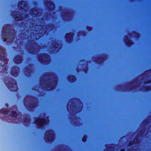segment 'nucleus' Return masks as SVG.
Segmentation results:
<instances>
[{
  "instance_id": "obj_30",
  "label": "nucleus",
  "mask_w": 151,
  "mask_h": 151,
  "mask_svg": "<svg viewBox=\"0 0 151 151\" xmlns=\"http://www.w3.org/2000/svg\"><path fill=\"white\" fill-rule=\"evenodd\" d=\"M27 71L29 72H30V71H31V70H28Z\"/></svg>"
},
{
  "instance_id": "obj_22",
  "label": "nucleus",
  "mask_w": 151,
  "mask_h": 151,
  "mask_svg": "<svg viewBox=\"0 0 151 151\" xmlns=\"http://www.w3.org/2000/svg\"><path fill=\"white\" fill-rule=\"evenodd\" d=\"M52 45L53 47V49L58 48V44H57L56 42H54L52 44Z\"/></svg>"
},
{
  "instance_id": "obj_10",
  "label": "nucleus",
  "mask_w": 151,
  "mask_h": 151,
  "mask_svg": "<svg viewBox=\"0 0 151 151\" xmlns=\"http://www.w3.org/2000/svg\"><path fill=\"white\" fill-rule=\"evenodd\" d=\"M19 68L18 67H13L11 71V73L14 76H17L18 75Z\"/></svg>"
},
{
  "instance_id": "obj_4",
  "label": "nucleus",
  "mask_w": 151,
  "mask_h": 151,
  "mask_svg": "<svg viewBox=\"0 0 151 151\" xmlns=\"http://www.w3.org/2000/svg\"><path fill=\"white\" fill-rule=\"evenodd\" d=\"M35 99H33L32 98H25L24 100V104L25 105H27V104L28 103V106L29 108H32V107H35L36 105V103L35 102Z\"/></svg>"
},
{
  "instance_id": "obj_28",
  "label": "nucleus",
  "mask_w": 151,
  "mask_h": 151,
  "mask_svg": "<svg viewBox=\"0 0 151 151\" xmlns=\"http://www.w3.org/2000/svg\"><path fill=\"white\" fill-rule=\"evenodd\" d=\"M135 35L136 36H139V34H137V33H135Z\"/></svg>"
},
{
  "instance_id": "obj_20",
  "label": "nucleus",
  "mask_w": 151,
  "mask_h": 151,
  "mask_svg": "<svg viewBox=\"0 0 151 151\" xmlns=\"http://www.w3.org/2000/svg\"><path fill=\"white\" fill-rule=\"evenodd\" d=\"M11 115L14 117H17L18 115L17 113L14 111H12V112Z\"/></svg>"
},
{
  "instance_id": "obj_29",
  "label": "nucleus",
  "mask_w": 151,
  "mask_h": 151,
  "mask_svg": "<svg viewBox=\"0 0 151 151\" xmlns=\"http://www.w3.org/2000/svg\"><path fill=\"white\" fill-rule=\"evenodd\" d=\"M120 151H125V150H124V149H122Z\"/></svg>"
},
{
  "instance_id": "obj_12",
  "label": "nucleus",
  "mask_w": 151,
  "mask_h": 151,
  "mask_svg": "<svg viewBox=\"0 0 151 151\" xmlns=\"http://www.w3.org/2000/svg\"><path fill=\"white\" fill-rule=\"evenodd\" d=\"M4 49L1 47H0V59H5L6 54H5Z\"/></svg>"
},
{
  "instance_id": "obj_25",
  "label": "nucleus",
  "mask_w": 151,
  "mask_h": 151,
  "mask_svg": "<svg viewBox=\"0 0 151 151\" xmlns=\"http://www.w3.org/2000/svg\"><path fill=\"white\" fill-rule=\"evenodd\" d=\"M96 60L98 63H101L103 61V60L102 58H99Z\"/></svg>"
},
{
  "instance_id": "obj_33",
  "label": "nucleus",
  "mask_w": 151,
  "mask_h": 151,
  "mask_svg": "<svg viewBox=\"0 0 151 151\" xmlns=\"http://www.w3.org/2000/svg\"><path fill=\"white\" fill-rule=\"evenodd\" d=\"M25 18H26V17H26V16H25Z\"/></svg>"
},
{
  "instance_id": "obj_14",
  "label": "nucleus",
  "mask_w": 151,
  "mask_h": 151,
  "mask_svg": "<svg viewBox=\"0 0 151 151\" xmlns=\"http://www.w3.org/2000/svg\"><path fill=\"white\" fill-rule=\"evenodd\" d=\"M10 88H11V90L12 91H15L17 90V87L16 83H14V84H11L9 86Z\"/></svg>"
},
{
  "instance_id": "obj_26",
  "label": "nucleus",
  "mask_w": 151,
  "mask_h": 151,
  "mask_svg": "<svg viewBox=\"0 0 151 151\" xmlns=\"http://www.w3.org/2000/svg\"><path fill=\"white\" fill-rule=\"evenodd\" d=\"M86 137H84L83 138V139H82V141L84 142H85L86 141Z\"/></svg>"
},
{
  "instance_id": "obj_32",
  "label": "nucleus",
  "mask_w": 151,
  "mask_h": 151,
  "mask_svg": "<svg viewBox=\"0 0 151 151\" xmlns=\"http://www.w3.org/2000/svg\"><path fill=\"white\" fill-rule=\"evenodd\" d=\"M52 76H51V75H50V76L49 75V76H50V78Z\"/></svg>"
},
{
  "instance_id": "obj_23",
  "label": "nucleus",
  "mask_w": 151,
  "mask_h": 151,
  "mask_svg": "<svg viewBox=\"0 0 151 151\" xmlns=\"http://www.w3.org/2000/svg\"><path fill=\"white\" fill-rule=\"evenodd\" d=\"M35 48H30V49L28 51L31 53H35L34 51L36 50H35Z\"/></svg>"
},
{
  "instance_id": "obj_5",
  "label": "nucleus",
  "mask_w": 151,
  "mask_h": 151,
  "mask_svg": "<svg viewBox=\"0 0 151 151\" xmlns=\"http://www.w3.org/2000/svg\"><path fill=\"white\" fill-rule=\"evenodd\" d=\"M48 119L46 117L45 119H39L36 120V124L40 127L42 126L44 124H47L49 123Z\"/></svg>"
},
{
  "instance_id": "obj_13",
  "label": "nucleus",
  "mask_w": 151,
  "mask_h": 151,
  "mask_svg": "<svg viewBox=\"0 0 151 151\" xmlns=\"http://www.w3.org/2000/svg\"><path fill=\"white\" fill-rule=\"evenodd\" d=\"M44 4L46 6H47V7L50 9H53L55 7V6L54 4L50 2L47 3H46V2H45Z\"/></svg>"
},
{
  "instance_id": "obj_6",
  "label": "nucleus",
  "mask_w": 151,
  "mask_h": 151,
  "mask_svg": "<svg viewBox=\"0 0 151 151\" xmlns=\"http://www.w3.org/2000/svg\"><path fill=\"white\" fill-rule=\"evenodd\" d=\"M39 60L41 62H44L45 63H48L50 61L49 56L46 54L40 55L39 57Z\"/></svg>"
},
{
  "instance_id": "obj_17",
  "label": "nucleus",
  "mask_w": 151,
  "mask_h": 151,
  "mask_svg": "<svg viewBox=\"0 0 151 151\" xmlns=\"http://www.w3.org/2000/svg\"><path fill=\"white\" fill-rule=\"evenodd\" d=\"M139 142V140L137 138L136 139H134V142H130L129 144V146H131L132 145H134L133 143L134 144H136L137 143H138Z\"/></svg>"
},
{
  "instance_id": "obj_24",
  "label": "nucleus",
  "mask_w": 151,
  "mask_h": 151,
  "mask_svg": "<svg viewBox=\"0 0 151 151\" xmlns=\"http://www.w3.org/2000/svg\"><path fill=\"white\" fill-rule=\"evenodd\" d=\"M81 104V105H80V106L79 107V109L78 110L77 109L76 110V111H76V112H78V111H80L81 110L82 107V104Z\"/></svg>"
},
{
  "instance_id": "obj_1",
  "label": "nucleus",
  "mask_w": 151,
  "mask_h": 151,
  "mask_svg": "<svg viewBox=\"0 0 151 151\" xmlns=\"http://www.w3.org/2000/svg\"><path fill=\"white\" fill-rule=\"evenodd\" d=\"M41 22L38 20L32 21L31 23L30 21L27 22V23L25 26L26 27L28 28L29 32L31 33L29 37L32 38L34 40L39 38L40 36V33H45V30L44 31L45 26L39 25Z\"/></svg>"
},
{
  "instance_id": "obj_11",
  "label": "nucleus",
  "mask_w": 151,
  "mask_h": 151,
  "mask_svg": "<svg viewBox=\"0 0 151 151\" xmlns=\"http://www.w3.org/2000/svg\"><path fill=\"white\" fill-rule=\"evenodd\" d=\"M30 14L33 16H40L41 14L38 12L35 8L33 9L31 11Z\"/></svg>"
},
{
  "instance_id": "obj_3",
  "label": "nucleus",
  "mask_w": 151,
  "mask_h": 151,
  "mask_svg": "<svg viewBox=\"0 0 151 151\" xmlns=\"http://www.w3.org/2000/svg\"><path fill=\"white\" fill-rule=\"evenodd\" d=\"M57 79L54 78L53 82H50L49 79L48 80H43V82L41 81V84L42 85V86L43 87L48 88V87L52 89H53L54 88L56 85Z\"/></svg>"
},
{
  "instance_id": "obj_7",
  "label": "nucleus",
  "mask_w": 151,
  "mask_h": 151,
  "mask_svg": "<svg viewBox=\"0 0 151 151\" xmlns=\"http://www.w3.org/2000/svg\"><path fill=\"white\" fill-rule=\"evenodd\" d=\"M45 139L47 140L51 141L53 140L54 139V135L53 132L52 130L50 131L46 132L45 135Z\"/></svg>"
},
{
  "instance_id": "obj_15",
  "label": "nucleus",
  "mask_w": 151,
  "mask_h": 151,
  "mask_svg": "<svg viewBox=\"0 0 151 151\" xmlns=\"http://www.w3.org/2000/svg\"><path fill=\"white\" fill-rule=\"evenodd\" d=\"M22 60V58L20 56H17L14 59V61L16 63H19Z\"/></svg>"
},
{
  "instance_id": "obj_18",
  "label": "nucleus",
  "mask_w": 151,
  "mask_h": 151,
  "mask_svg": "<svg viewBox=\"0 0 151 151\" xmlns=\"http://www.w3.org/2000/svg\"><path fill=\"white\" fill-rule=\"evenodd\" d=\"M76 78L74 76H71L70 77L69 79V81L71 82H73L75 81Z\"/></svg>"
},
{
  "instance_id": "obj_31",
  "label": "nucleus",
  "mask_w": 151,
  "mask_h": 151,
  "mask_svg": "<svg viewBox=\"0 0 151 151\" xmlns=\"http://www.w3.org/2000/svg\"><path fill=\"white\" fill-rule=\"evenodd\" d=\"M109 147H108V151H112L111 150H109Z\"/></svg>"
},
{
  "instance_id": "obj_27",
  "label": "nucleus",
  "mask_w": 151,
  "mask_h": 151,
  "mask_svg": "<svg viewBox=\"0 0 151 151\" xmlns=\"http://www.w3.org/2000/svg\"><path fill=\"white\" fill-rule=\"evenodd\" d=\"M4 114H6L8 113V110H6L4 111Z\"/></svg>"
},
{
  "instance_id": "obj_21",
  "label": "nucleus",
  "mask_w": 151,
  "mask_h": 151,
  "mask_svg": "<svg viewBox=\"0 0 151 151\" xmlns=\"http://www.w3.org/2000/svg\"><path fill=\"white\" fill-rule=\"evenodd\" d=\"M70 102H71L70 101H69L68 104V105H67V108H68V109L69 108V107H70V109H71V108L72 109H73V105H70Z\"/></svg>"
},
{
  "instance_id": "obj_16",
  "label": "nucleus",
  "mask_w": 151,
  "mask_h": 151,
  "mask_svg": "<svg viewBox=\"0 0 151 151\" xmlns=\"http://www.w3.org/2000/svg\"><path fill=\"white\" fill-rule=\"evenodd\" d=\"M73 34L72 33L67 34L66 36L67 40L69 41L71 40L73 38Z\"/></svg>"
},
{
  "instance_id": "obj_9",
  "label": "nucleus",
  "mask_w": 151,
  "mask_h": 151,
  "mask_svg": "<svg viewBox=\"0 0 151 151\" xmlns=\"http://www.w3.org/2000/svg\"><path fill=\"white\" fill-rule=\"evenodd\" d=\"M19 7L20 9H24L26 11V8H27V5L26 2L24 1H21L19 2L18 3Z\"/></svg>"
},
{
  "instance_id": "obj_8",
  "label": "nucleus",
  "mask_w": 151,
  "mask_h": 151,
  "mask_svg": "<svg viewBox=\"0 0 151 151\" xmlns=\"http://www.w3.org/2000/svg\"><path fill=\"white\" fill-rule=\"evenodd\" d=\"M12 15V16L14 17L16 20H22L24 18V17L21 16L18 12H14Z\"/></svg>"
},
{
  "instance_id": "obj_2",
  "label": "nucleus",
  "mask_w": 151,
  "mask_h": 151,
  "mask_svg": "<svg viewBox=\"0 0 151 151\" xmlns=\"http://www.w3.org/2000/svg\"><path fill=\"white\" fill-rule=\"evenodd\" d=\"M15 32L12 27L6 26L3 30V40L9 42H12L15 37Z\"/></svg>"
},
{
  "instance_id": "obj_19",
  "label": "nucleus",
  "mask_w": 151,
  "mask_h": 151,
  "mask_svg": "<svg viewBox=\"0 0 151 151\" xmlns=\"http://www.w3.org/2000/svg\"><path fill=\"white\" fill-rule=\"evenodd\" d=\"M125 41L129 45L132 44V41L129 39H126Z\"/></svg>"
}]
</instances>
